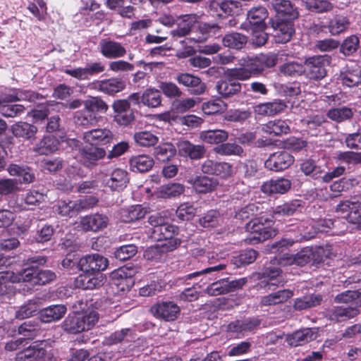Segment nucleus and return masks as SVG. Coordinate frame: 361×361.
<instances>
[{
  "label": "nucleus",
  "mask_w": 361,
  "mask_h": 361,
  "mask_svg": "<svg viewBox=\"0 0 361 361\" xmlns=\"http://www.w3.org/2000/svg\"><path fill=\"white\" fill-rule=\"evenodd\" d=\"M162 94L159 90L154 87L146 89L141 95V103L149 108H157L161 105Z\"/></svg>",
  "instance_id": "obj_46"
},
{
  "label": "nucleus",
  "mask_w": 361,
  "mask_h": 361,
  "mask_svg": "<svg viewBox=\"0 0 361 361\" xmlns=\"http://www.w3.org/2000/svg\"><path fill=\"white\" fill-rule=\"evenodd\" d=\"M111 107L114 111V120L121 126H128L135 119V111L130 107V102L126 99L114 101Z\"/></svg>",
  "instance_id": "obj_8"
},
{
  "label": "nucleus",
  "mask_w": 361,
  "mask_h": 361,
  "mask_svg": "<svg viewBox=\"0 0 361 361\" xmlns=\"http://www.w3.org/2000/svg\"><path fill=\"white\" fill-rule=\"evenodd\" d=\"M176 149L171 143H164L154 149V154L156 159L161 162L169 161L176 155Z\"/></svg>",
  "instance_id": "obj_62"
},
{
  "label": "nucleus",
  "mask_w": 361,
  "mask_h": 361,
  "mask_svg": "<svg viewBox=\"0 0 361 361\" xmlns=\"http://www.w3.org/2000/svg\"><path fill=\"white\" fill-rule=\"evenodd\" d=\"M106 186L111 191L120 192L123 190L130 182L128 171L121 168L114 169L105 180Z\"/></svg>",
  "instance_id": "obj_22"
},
{
  "label": "nucleus",
  "mask_w": 361,
  "mask_h": 361,
  "mask_svg": "<svg viewBox=\"0 0 361 361\" xmlns=\"http://www.w3.org/2000/svg\"><path fill=\"white\" fill-rule=\"evenodd\" d=\"M15 101H10L6 98H0V114L5 117H16L24 113L25 108L21 104H12Z\"/></svg>",
  "instance_id": "obj_43"
},
{
  "label": "nucleus",
  "mask_w": 361,
  "mask_h": 361,
  "mask_svg": "<svg viewBox=\"0 0 361 361\" xmlns=\"http://www.w3.org/2000/svg\"><path fill=\"white\" fill-rule=\"evenodd\" d=\"M109 265L107 258L94 253L82 257L77 263L78 269L84 274L77 280L79 286L85 290H93L104 285V277L100 272Z\"/></svg>",
  "instance_id": "obj_1"
},
{
  "label": "nucleus",
  "mask_w": 361,
  "mask_h": 361,
  "mask_svg": "<svg viewBox=\"0 0 361 361\" xmlns=\"http://www.w3.org/2000/svg\"><path fill=\"white\" fill-rule=\"evenodd\" d=\"M104 71L105 66L102 62L94 61L87 63L85 67L65 69L63 72L78 80H89L91 78L103 73Z\"/></svg>",
  "instance_id": "obj_12"
},
{
  "label": "nucleus",
  "mask_w": 361,
  "mask_h": 361,
  "mask_svg": "<svg viewBox=\"0 0 361 361\" xmlns=\"http://www.w3.org/2000/svg\"><path fill=\"white\" fill-rule=\"evenodd\" d=\"M180 156L198 160L204 157L206 149L202 145H194L188 140L180 141L178 144Z\"/></svg>",
  "instance_id": "obj_29"
},
{
  "label": "nucleus",
  "mask_w": 361,
  "mask_h": 361,
  "mask_svg": "<svg viewBox=\"0 0 361 361\" xmlns=\"http://www.w3.org/2000/svg\"><path fill=\"white\" fill-rule=\"evenodd\" d=\"M126 87V81L118 77H112L108 79L99 80L96 83V89L109 96H114L116 94L122 92Z\"/></svg>",
  "instance_id": "obj_26"
},
{
  "label": "nucleus",
  "mask_w": 361,
  "mask_h": 361,
  "mask_svg": "<svg viewBox=\"0 0 361 361\" xmlns=\"http://www.w3.org/2000/svg\"><path fill=\"white\" fill-rule=\"evenodd\" d=\"M54 212L61 217L71 218L77 214L74 200H59L54 206Z\"/></svg>",
  "instance_id": "obj_51"
},
{
  "label": "nucleus",
  "mask_w": 361,
  "mask_h": 361,
  "mask_svg": "<svg viewBox=\"0 0 361 361\" xmlns=\"http://www.w3.org/2000/svg\"><path fill=\"white\" fill-rule=\"evenodd\" d=\"M8 171L11 176L19 177L20 183L28 184L35 179L33 170L25 165L12 164L8 166Z\"/></svg>",
  "instance_id": "obj_36"
},
{
  "label": "nucleus",
  "mask_w": 361,
  "mask_h": 361,
  "mask_svg": "<svg viewBox=\"0 0 361 361\" xmlns=\"http://www.w3.org/2000/svg\"><path fill=\"white\" fill-rule=\"evenodd\" d=\"M130 168L134 172L145 173L154 166V159L147 154L133 156L129 160Z\"/></svg>",
  "instance_id": "obj_39"
},
{
  "label": "nucleus",
  "mask_w": 361,
  "mask_h": 361,
  "mask_svg": "<svg viewBox=\"0 0 361 361\" xmlns=\"http://www.w3.org/2000/svg\"><path fill=\"white\" fill-rule=\"evenodd\" d=\"M267 9L262 6L251 8L247 13V20L251 30H266L265 20L268 18Z\"/></svg>",
  "instance_id": "obj_25"
},
{
  "label": "nucleus",
  "mask_w": 361,
  "mask_h": 361,
  "mask_svg": "<svg viewBox=\"0 0 361 361\" xmlns=\"http://www.w3.org/2000/svg\"><path fill=\"white\" fill-rule=\"evenodd\" d=\"M272 8L276 13V19L295 20L300 16L297 6L290 0H275Z\"/></svg>",
  "instance_id": "obj_19"
},
{
  "label": "nucleus",
  "mask_w": 361,
  "mask_h": 361,
  "mask_svg": "<svg viewBox=\"0 0 361 361\" xmlns=\"http://www.w3.org/2000/svg\"><path fill=\"white\" fill-rule=\"evenodd\" d=\"M294 157L288 152L280 150L269 155L264 161L266 169L275 172L282 171L289 168L294 162Z\"/></svg>",
  "instance_id": "obj_11"
},
{
  "label": "nucleus",
  "mask_w": 361,
  "mask_h": 361,
  "mask_svg": "<svg viewBox=\"0 0 361 361\" xmlns=\"http://www.w3.org/2000/svg\"><path fill=\"white\" fill-rule=\"evenodd\" d=\"M252 116V111L249 109H231L224 114V120L243 124Z\"/></svg>",
  "instance_id": "obj_56"
},
{
  "label": "nucleus",
  "mask_w": 361,
  "mask_h": 361,
  "mask_svg": "<svg viewBox=\"0 0 361 361\" xmlns=\"http://www.w3.org/2000/svg\"><path fill=\"white\" fill-rule=\"evenodd\" d=\"M99 319L94 310L70 313L63 320L61 327L68 334H76L91 329Z\"/></svg>",
  "instance_id": "obj_4"
},
{
  "label": "nucleus",
  "mask_w": 361,
  "mask_h": 361,
  "mask_svg": "<svg viewBox=\"0 0 361 361\" xmlns=\"http://www.w3.org/2000/svg\"><path fill=\"white\" fill-rule=\"evenodd\" d=\"M291 181L285 178L270 179L262 183L261 191L269 196L283 195L286 193L291 188Z\"/></svg>",
  "instance_id": "obj_23"
},
{
  "label": "nucleus",
  "mask_w": 361,
  "mask_h": 361,
  "mask_svg": "<svg viewBox=\"0 0 361 361\" xmlns=\"http://www.w3.org/2000/svg\"><path fill=\"white\" fill-rule=\"evenodd\" d=\"M274 225L271 214H262L258 217L251 219L245 224V229L249 233L245 241L254 245L276 236L278 231L274 228Z\"/></svg>",
  "instance_id": "obj_3"
},
{
  "label": "nucleus",
  "mask_w": 361,
  "mask_h": 361,
  "mask_svg": "<svg viewBox=\"0 0 361 361\" xmlns=\"http://www.w3.org/2000/svg\"><path fill=\"white\" fill-rule=\"evenodd\" d=\"M148 213V209L142 204L131 205L120 211V219L123 222L131 223L143 219Z\"/></svg>",
  "instance_id": "obj_33"
},
{
  "label": "nucleus",
  "mask_w": 361,
  "mask_h": 361,
  "mask_svg": "<svg viewBox=\"0 0 361 361\" xmlns=\"http://www.w3.org/2000/svg\"><path fill=\"white\" fill-rule=\"evenodd\" d=\"M185 191V186L179 183H169L160 186L157 190L159 197L169 199L176 197Z\"/></svg>",
  "instance_id": "obj_52"
},
{
  "label": "nucleus",
  "mask_w": 361,
  "mask_h": 361,
  "mask_svg": "<svg viewBox=\"0 0 361 361\" xmlns=\"http://www.w3.org/2000/svg\"><path fill=\"white\" fill-rule=\"evenodd\" d=\"M59 140L56 137L44 135L35 142L32 147V152L38 155H49L59 149Z\"/></svg>",
  "instance_id": "obj_31"
},
{
  "label": "nucleus",
  "mask_w": 361,
  "mask_h": 361,
  "mask_svg": "<svg viewBox=\"0 0 361 361\" xmlns=\"http://www.w3.org/2000/svg\"><path fill=\"white\" fill-rule=\"evenodd\" d=\"M331 56L328 55L308 57L304 62V73L310 80H320L326 75V66L331 63Z\"/></svg>",
  "instance_id": "obj_6"
},
{
  "label": "nucleus",
  "mask_w": 361,
  "mask_h": 361,
  "mask_svg": "<svg viewBox=\"0 0 361 361\" xmlns=\"http://www.w3.org/2000/svg\"><path fill=\"white\" fill-rule=\"evenodd\" d=\"M350 24V20L347 16L337 14L330 19L327 27L332 35H336L345 31Z\"/></svg>",
  "instance_id": "obj_55"
},
{
  "label": "nucleus",
  "mask_w": 361,
  "mask_h": 361,
  "mask_svg": "<svg viewBox=\"0 0 361 361\" xmlns=\"http://www.w3.org/2000/svg\"><path fill=\"white\" fill-rule=\"evenodd\" d=\"M20 282H27L32 286H44L53 281L56 276L49 269L39 267H26L18 272Z\"/></svg>",
  "instance_id": "obj_5"
},
{
  "label": "nucleus",
  "mask_w": 361,
  "mask_h": 361,
  "mask_svg": "<svg viewBox=\"0 0 361 361\" xmlns=\"http://www.w3.org/2000/svg\"><path fill=\"white\" fill-rule=\"evenodd\" d=\"M293 230H296L297 232L294 238L295 242L308 240L314 238L317 235V231L313 224L305 221L300 222Z\"/></svg>",
  "instance_id": "obj_50"
},
{
  "label": "nucleus",
  "mask_w": 361,
  "mask_h": 361,
  "mask_svg": "<svg viewBox=\"0 0 361 361\" xmlns=\"http://www.w3.org/2000/svg\"><path fill=\"white\" fill-rule=\"evenodd\" d=\"M240 63L246 71L249 72L248 74L251 78L252 76H258L264 71L259 57L243 58L240 60Z\"/></svg>",
  "instance_id": "obj_60"
},
{
  "label": "nucleus",
  "mask_w": 361,
  "mask_h": 361,
  "mask_svg": "<svg viewBox=\"0 0 361 361\" xmlns=\"http://www.w3.org/2000/svg\"><path fill=\"white\" fill-rule=\"evenodd\" d=\"M228 133L221 129L203 130L200 133V138L204 142L211 145H220L227 140Z\"/></svg>",
  "instance_id": "obj_45"
},
{
  "label": "nucleus",
  "mask_w": 361,
  "mask_h": 361,
  "mask_svg": "<svg viewBox=\"0 0 361 361\" xmlns=\"http://www.w3.org/2000/svg\"><path fill=\"white\" fill-rule=\"evenodd\" d=\"M286 102L283 99H275L271 102L259 103L253 106L254 112L262 116H274L285 111Z\"/></svg>",
  "instance_id": "obj_21"
},
{
  "label": "nucleus",
  "mask_w": 361,
  "mask_h": 361,
  "mask_svg": "<svg viewBox=\"0 0 361 361\" xmlns=\"http://www.w3.org/2000/svg\"><path fill=\"white\" fill-rule=\"evenodd\" d=\"M243 84L239 81L231 80L228 77L216 82V90L221 98L230 100L238 96L242 91Z\"/></svg>",
  "instance_id": "obj_18"
},
{
  "label": "nucleus",
  "mask_w": 361,
  "mask_h": 361,
  "mask_svg": "<svg viewBox=\"0 0 361 361\" xmlns=\"http://www.w3.org/2000/svg\"><path fill=\"white\" fill-rule=\"evenodd\" d=\"M241 3L236 0H212L209 6L210 14L214 17L226 18L238 15Z\"/></svg>",
  "instance_id": "obj_7"
},
{
  "label": "nucleus",
  "mask_w": 361,
  "mask_h": 361,
  "mask_svg": "<svg viewBox=\"0 0 361 361\" xmlns=\"http://www.w3.org/2000/svg\"><path fill=\"white\" fill-rule=\"evenodd\" d=\"M290 121L288 120L274 119L262 125L264 133L271 136H281L290 132Z\"/></svg>",
  "instance_id": "obj_32"
},
{
  "label": "nucleus",
  "mask_w": 361,
  "mask_h": 361,
  "mask_svg": "<svg viewBox=\"0 0 361 361\" xmlns=\"http://www.w3.org/2000/svg\"><path fill=\"white\" fill-rule=\"evenodd\" d=\"M258 255V252L253 249L242 250L238 255L233 257L231 262L236 267H243L254 262Z\"/></svg>",
  "instance_id": "obj_57"
},
{
  "label": "nucleus",
  "mask_w": 361,
  "mask_h": 361,
  "mask_svg": "<svg viewBox=\"0 0 361 361\" xmlns=\"http://www.w3.org/2000/svg\"><path fill=\"white\" fill-rule=\"evenodd\" d=\"M326 116L331 121L341 123L350 119L353 116V111L347 106L332 108L327 111Z\"/></svg>",
  "instance_id": "obj_59"
},
{
  "label": "nucleus",
  "mask_w": 361,
  "mask_h": 361,
  "mask_svg": "<svg viewBox=\"0 0 361 361\" xmlns=\"http://www.w3.org/2000/svg\"><path fill=\"white\" fill-rule=\"evenodd\" d=\"M128 337L131 339L135 337V331L130 328H124L120 331H116L105 338V343L108 345H113L121 343Z\"/></svg>",
  "instance_id": "obj_58"
},
{
  "label": "nucleus",
  "mask_w": 361,
  "mask_h": 361,
  "mask_svg": "<svg viewBox=\"0 0 361 361\" xmlns=\"http://www.w3.org/2000/svg\"><path fill=\"white\" fill-rule=\"evenodd\" d=\"M99 52L106 59H116L126 54L123 45L111 38L102 39L99 43Z\"/></svg>",
  "instance_id": "obj_15"
},
{
  "label": "nucleus",
  "mask_w": 361,
  "mask_h": 361,
  "mask_svg": "<svg viewBox=\"0 0 361 361\" xmlns=\"http://www.w3.org/2000/svg\"><path fill=\"white\" fill-rule=\"evenodd\" d=\"M82 139L93 146L106 145L112 141L113 133L107 128H95L84 132Z\"/></svg>",
  "instance_id": "obj_20"
},
{
  "label": "nucleus",
  "mask_w": 361,
  "mask_h": 361,
  "mask_svg": "<svg viewBox=\"0 0 361 361\" xmlns=\"http://www.w3.org/2000/svg\"><path fill=\"white\" fill-rule=\"evenodd\" d=\"M67 311L64 305H53L39 311V317L43 323H50L61 319Z\"/></svg>",
  "instance_id": "obj_35"
},
{
  "label": "nucleus",
  "mask_w": 361,
  "mask_h": 361,
  "mask_svg": "<svg viewBox=\"0 0 361 361\" xmlns=\"http://www.w3.org/2000/svg\"><path fill=\"white\" fill-rule=\"evenodd\" d=\"M176 80L177 82L185 86L188 90L192 94L199 95L204 92L206 85L202 82L201 79L192 74L183 73L176 75Z\"/></svg>",
  "instance_id": "obj_27"
},
{
  "label": "nucleus",
  "mask_w": 361,
  "mask_h": 361,
  "mask_svg": "<svg viewBox=\"0 0 361 361\" xmlns=\"http://www.w3.org/2000/svg\"><path fill=\"white\" fill-rule=\"evenodd\" d=\"M300 169L305 176H310L314 178H317L323 172L322 166L317 165L316 161L312 158L302 160Z\"/></svg>",
  "instance_id": "obj_64"
},
{
  "label": "nucleus",
  "mask_w": 361,
  "mask_h": 361,
  "mask_svg": "<svg viewBox=\"0 0 361 361\" xmlns=\"http://www.w3.org/2000/svg\"><path fill=\"white\" fill-rule=\"evenodd\" d=\"M10 101H27L30 102L44 99V96L30 90L16 89L11 94H6Z\"/></svg>",
  "instance_id": "obj_53"
},
{
  "label": "nucleus",
  "mask_w": 361,
  "mask_h": 361,
  "mask_svg": "<svg viewBox=\"0 0 361 361\" xmlns=\"http://www.w3.org/2000/svg\"><path fill=\"white\" fill-rule=\"evenodd\" d=\"M282 270L277 267H264L262 271V278L267 279L268 289L271 286L279 287L284 285V281L281 279Z\"/></svg>",
  "instance_id": "obj_44"
},
{
  "label": "nucleus",
  "mask_w": 361,
  "mask_h": 361,
  "mask_svg": "<svg viewBox=\"0 0 361 361\" xmlns=\"http://www.w3.org/2000/svg\"><path fill=\"white\" fill-rule=\"evenodd\" d=\"M247 42V36L236 32L228 33L222 39V43L224 47L236 50L243 49Z\"/></svg>",
  "instance_id": "obj_48"
},
{
  "label": "nucleus",
  "mask_w": 361,
  "mask_h": 361,
  "mask_svg": "<svg viewBox=\"0 0 361 361\" xmlns=\"http://www.w3.org/2000/svg\"><path fill=\"white\" fill-rule=\"evenodd\" d=\"M39 323L35 321L23 322L18 327V332L24 336L25 339H34L40 332Z\"/></svg>",
  "instance_id": "obj_63"
},
{
  "label": "nucleus",
  "mask_w": 361,
  "mask_h": 361,
  "mask_svg": "<svg viewBox=\"0 0 361 361\" xmlns=\"http://www.w3.org/2000/svg\"><path fill=\"white\" fill-rule=\"evenodd\" d=\"M293 295L292 290L289 289H283L264 295L261 298L260 304L262 306H272L286 302Z\"/></svg>",
  "instance_id": "obj_38"
},
{
  "label": "nucleus",
  "mask_w": 361,
  "mask_h": 361,
  "mask_svg": "<svg viewBox=\"0 0 361 361\" xmlns=\"http://www.w3.org/2000/svg\"><path fill=\"white\" fill-rule=\"evenodd\" d=\"M173 250H169L162 244L156 245L147 247L143 253V257L147 261L161 262L166 259L167 253Z\"/></svg>",
  "instance_id": "obj_42"
},
{
  "label": "nucleus",
  "mask_w": 361,
  "mask_h": 361,
  "mask_svg": "<svg viewBox=\"0 0 361 361\" xmlns=\"http://www.w3.org/2000/svg\"><path fill=\"white\" fill-rule=\"evenodd\" d=\"M320 294H311L294 300L293 307L296 311H302L319 305L322 301Z\"/></svg>",
  "instance_id": "obj_41"
},
{
  "label": "nucleus",
  "mask_w": 361,
  "mask_h": 361,
  "mask_svg": "<svg viewBox=\"0 0 361 361\" xmlns=\"http://www.w3.org/2000/svg\"><path fill=\"white\" fill-rule=\"evenodd\" d=\"M259 214H262L260 207L255 203H250L238 209L235 212V218L244 221L257 217Z\"/></svg>",
  "instance_id": "obj_61"
},
{
  "label": "nucleus",
  "mask_w": 361,
  "mask_h": 361,
  "mask_svg": "<svg viewBox=\"0 0 361 361\" xmlns=\"http://www.w3.org/2000/svg\"><path fill=\"white\" fill-rule=\"evenodd\" d=\"M13 283H20L18 272L0 271V296L10 293L13 290Z\"/></svg>",
  "instance_id": "obj_54"
},
{
  "label": "nucleus",
  "mask_w": 361,
  "mask_h": 361,
  "mask_svg": "<svg viewBox=\"0 0 361 361\" xmlns=\"http://www.w3.org/2000/svg\"><path fill=\"white\" fill-rule=\"evenodd\" d=\"M359 314L357 307L334 306L325 312L327 319L334 322H341L353 318Z\"/></svg>",
  "instance_id": "obj_24"
},
{
  "label": "nucleus",
  "mask_w": 361,
  "mask_h": 361,
  "mask_svg": "<svg viewBox=\"0 0 361 361\" xmlns=\"http://www.w3.org/2000/svg\"><path fill=\"white\" fill-rule=\"evenodd\" d=\"M110 277L113 284L123 292L130 290L134 285L133 271L126 267L114 270Z\"/></svg>",
  "instance_id": "obj_17"
},
{
  "label": "nucleus",
  "mask_w": 361,
  "mask_h": 361,
  "mask_svg": "<svg viewBox=\"0 0 361 361\" xmlns=\"http://www.w3.org/2000/svg\"><path fill=\"white\" fill-rule=\"evenodd\" d=\"M343 85L353 87L361 83V69L357 64H347L339 75Z\"/></svg>",
  "instance_id": "obj_28"
},
{
  "label": "nucleus",
  "mask_w": 361,
  "mask_h": 361,
  "mask_svg": "<svg viewBox=\"0 0 361 361\" xmlns=\"http://www.w3.org/2000/svg\"><path fill=\"white\" fill-rule=\"evenodd\" d=\"M109 218L107 216L94 213L80 218L78 227L85 232H98L107 227Z\"/></svg>",
  "instance_id": "obj_13"
},
{
  "label": "nucleus",
  "mask_w": 361,
  "mask_h": 361,
  "mask_svg": "<svg viewBox=\"0 0 361 361\" xmlns=\"http://www.w3.org/2000/svg\"><path fill=\"white\" fill-rule=\"evenodd\" d=\"M192 184L197 192L205 194L214 191L218 186L219 181L214 178L199 176L195 177Z\"/></svg>",
  "instance_id": "obj_40"
},
{
  "label": "nucleus",
  "mask_w": 361,
  "mask_h": 361,
  "mask_svg": "<svg viewBox=\"0 0 361 361\" xmlns=\"http://www.w3.org/2000/svg\"><path fill=\"white\" fill-rule=\"evenodd\" d=\"M106 154L103 147L85 145L79 149L80 161L82 165L88 169H93L98 165L99 161Z\"/></svg>",
  "instance_id": "obj_10"
},
{
  "label": "nucleus",
  "mask_w": 361,
  "mask_h": 361,
  "mask_svg": "<svg viewBox=\"0 0 361 361\" xmlns=\"http://www.w3.org/2000/svg\"><path fill=\"white\" fill-rule=\"evenodd\" d=\"M150 311L157 319L173 322L178 317L180 309L173 301H160L154 304Z\"/></svg>",
  "instance_id": "obj_9"
},
{
  "label": "nucleus",
  "mask_w": 361,
  "mask_h": 361,
  "mask_svg": "<svg viewBox=\"0 0 361 361\" xmlns=\"http://www.w3.org/2000/svg\"><path fill=\"white\" fill-rule=\"evenodd\" d=\"M260 324L261 320L258 317H247L230 322L228 330L231 332L245 334L255 331Z\"/></svg>",
  "instance_id": "obj_30"
},
{
  "label": "nucleus",
  "mask_w": 361,
  "mask_h": 361,
  "mask_svg": "<svg viewBox=\"0 0 361 361\" xmlns=\"http://www.w3.org/2000/svg\"><path fill=\"white\" fill-rule=\"evenodd\" d=\"M302 207V201L300 200H293L278 205L273 209V214L279 216H292Z\"/></svg>",
  "instance_id": "obj_49"
},
{
  "label": "nucleus",
  "mask_w": 361,
  "mask_h": 361,
  "mask_svg": "<svg viewBox=\"0 0 361 361\" xmlns=\"http://www.w3.org/2000/svg\"><path fill=\"white\" fill-rule=\"evenodd\" d=\"M271 27L275 31L274 37L277 43L288 42L295 34L294 20H271Z\"/></svg>",
  "instance_id": "obj_16"
},
{
  "label": "nucleus",
  "mask_w": 361,
  "mask_h": 361,
  "mask_svg": "<svg viewBox=\"0 0 361 361\" xmlns=\"http://www.w3.org/2000/svg\"><path fill=\"white\" fill-rule=\"evenodd\" d=\"M47 350L42 342L35 341L28 347L18 351L15 356L16 361H46Z\"/></svg>",
  "instance_id": "obj_14"
},
{
  "label": "nucleus",
  "mask_w": 361,
  "mask_h": 361,
  "mask_svg": "<svg viewBox=\"0 0 361 361\" xmlns=\"http://www.w3.org/2000/svg\"><path fill=\"white\" fill-rule=\"evenodd\" d=\"M37 128L27 122H17L11 126V132L13 135L18 138L32 141L36 137Z\"/></svg>",
  "instance_id": "obj_34"
},
{
  "label": "nucleus",
  "mask_w": 361,
  "mask_h": 361,
  "mask_svg": "<svg viewBox=\"0 0 361 361\" xmlns=\"http://www.w3.org/2000/svg\"><path fill=\"white\" fill-rule=\"evenodd\" d=\"M315 338L313 331L310 328L296 331L286 337L288 345L294 347L303 345Z\"/></svg>",
  "instance_id": "obj_37"
},
{
  "label": "nucleus",
  "mask_w": 361,
  "mask_h": 361,
  "mask_svg": "<svg viewBox=\"0 0 361 361\" xmlns=\"http://www.w3.org/2000/svg\"><path fill=\"white\" fill-rule=\"evenodd\" d=\"M73 121L76 126L87 128L96 124L97 116L84 106L82 109L74 113Z\"/></svg>",
  "instance_id": "obj_47"
},
{
  "label": "nucleus",
  "mask_w": 361,
  "mask_h": 361,
  "mask_svg": "<svg viewBox=\"0 0 361 361\" xmlns=\"http://www.w3.org/2000/svg\"><path fill=\"white\" fill-rule=\"evenodd\" d=\"M165 212L156 213L148 217V223L152 226L148 230L149 236L155 241H165L162 245L169 250H176L181 244V240L176 236L179 227L167 221Z\"/></svg>",
  "instance_id": "obj_2"
}]
</instances>
